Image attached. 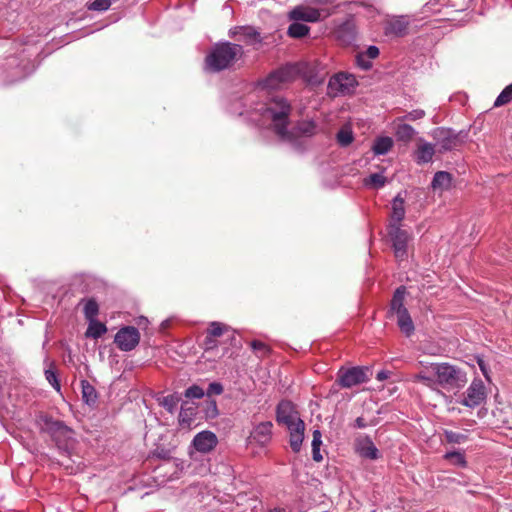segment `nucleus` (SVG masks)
Wrapping results in <instances>:
<instances>
[{
    "instance_id": "nucleus-1",
    "label": "nucleus",
    "mask_w": 512,
    "mask_h": 512,
    "mask_svg": "<svg viewBox=\"0 0 512 512\" xmlns=\"http://www.w3.org/2000/svg\"><path fill=\"white\" fill-rule=\"evenodd\" d=\"M243 53V48L239 44L231 42L217 43L205 57V69L214 73L228 69L243 56Z\"/></svg>"
},
{
    "instance_id": "nucleus-2",
    "label": "nucleus",
    "mask_w": 512,
    "mask_h": 512,
    "mask_svg": "<svg viewBox=\"0 0 512 512\" xmlns=\"http://www.w3.org/2000/svg\"><path fill=\"white\" fill-rule=\"evenodd\" d=\"M291 112V104L284 97L274 96L266 103L264 116L271 121L274 132L281 140L290 141L293 138V135L287 129Z\"/></svg>"
},
{
    "instance_id": "nucleus-3",
    "label": "nucleus",
    "mask_w": 512,
    "mask_h": 512,
    "mask_svg": "<svg viewBox=\"0 0 512 512\" xmlns=\"http://www.w3.org/2000/svg\"><path fill=\"white\" fill-rule=\"evenodd\" d=\"M36 53V48L27 45L19 54L7 57L1 67L2 73L5 75L4 80L7 83H12L30 75L35 69L33 57Z\"/></svg>"
},
{
    "instance_id": "nucleus-4",
    "label": "nucleus",
    "mask_w": 512,
    "mask_h": 512,
    "mask_svg": "<svg viewBox=\"0 0 512 512\" xmlns=\"http://www.w3.org/2000/svg\"><path fill=\"white\" fill-rule=\"evenodd\" d=\"M430 370L436 382L444 389H461L467 383L466 372L455 365L446 362L434 363Z\"/></svg>"
},
{
    "instance_id": "nucleus-5",
    "label": "nucleus",
    "mask_w": 512,
    "mask_h": 512,
    "mask_svg": "<svg viewBox=\"0 0 512 512\" xmlns=\"http://www.w3.org/2000/svg\"><path fill=\"white\" fill-rule=\"evenodd\" d=\"M334 14V11L328 7L316 8L309 5H298L288 14L289 19L293 21L318 22Z\"/></svg>"
},
{
    "instance_id": "nucleus-6",
    "label": "nucleus",
    "mask_w": 512,
    "mask_h": 512,
    "mask_svg": "<svg viewBox=\"0 0 512 512\" xmlns=\"http://www.w3.org/2000/svg\"><path fill=\"white\" fill-rule=\"evenodd\" d=\"M370 369L368 367H341L337 373L336 382L342 388H351L370 380Z\"/></svg>"
},
{
    "instance_id": "nucleus-7",
    "label": "nucleus",
    "mask_w": 512,
    "mask_h": 512,
    "mask_svg": "<svg viewBox=\"0 0 512 512\" xmlns=\"http://www.w3.org/2000/svg\"><path fill=\"white\" fill-rule=\"evenodd\" d=\"M298 69L295 65H286L271 72L263 81L262 86L266 89L276 90L283 84L289 83L296 78Z\"/></svg>"
},
{
    "instance_id": "nucleus-8",
    "label": "nucleus",
    "mask_w": 512,
    "mask_h": 512,
    "mask_svg": "<svg viewBox=\"0 0 512 512\" xmlns=\"http://www.w3.org/2000/svg\"><path fill=\"white\" fill-rule=\"evenodd\" d=\"M432 136L440 153L456 149L462 144L460 135L452 129L438 127L434 129Z\"/></svg>"
},
{
    "instance_id": "nucleus-9",
    "label": "nucleus",
    "mask_w": 512,
    "mask_h": 512,
    "mask_svg": "<svg viewBox=\"0 0 512 512\" xmlns=\"http://www.w3.org/2000/svg\"><path fill=\"white\" fill-rule=\"evenodd\" d=\"M357 84L353 75L340 72L333 75L328 82L327 93L330 96L349 93Z\"/></svg>"
},
{
    "instance_id": "nucleus-10",
    "label": "nucleus",
    "mask_w": 512,
    "mask_h": 512,
    "mask_svg": "<svg viewBox=\"0 0 512 512\" xmlns=\"http://www.w3.org/2000/svg\"><path fill=\"white\" fill-rule=\"evenodd\" d=\"M486 396V388L482 380L474 379L466 392L463 393V399L460 403L466 407L475 408L485 401Z\"/></svg>"
},
{
    "instance_id": "nucleus-11",
    "label": "nucleus",
    "mask_w": 512,
    "mask_h": 512,
    "mask_svg": "<svg viewBox=\"0 0 512 512\" xmlns=\"http://www.w3.org/2000/svg\"><path fill=\"white\" fill-rule=\"evenodd\" d=\"M140 341V333L133 326L121 328L115 335L114 342L122 351L133 350Z\"/></svg>"
},
{
    "instance_id": "nucleus-12",
    "label": "nucleus",
    "mask_w": 512,
    "mask_h": 512,
    "mask_svg": "<svg viewBox=\"0 0 512 512\" xmlns=\"http://www.w3.org/2000/svg\"><path fill=\"white\" fill-rule=\"evenodd\" d=\"M389 236L393 242L395 257L403 260L407 257V244L409 235L406 231L402 230L400 225L389 226Z\"/></svg>"
},
{
    "instance_id": "nucleus-13",
    "label": "nucleus",
    "mask_w": 512,
    "mask_h": 512,
    "mask_svg": "<svg viewBox=\"0 0 512 512\" xmlns=\"http://www.w3.org/2000/svg\"><path fill=\"white\" fill-rule=\"evenodd\" d=\"M276 420L279 424H284L287 427L298 423L299 418L298 412L296 411L292 402L283 400L277 405L276 409Z\"/></svg>"
},
{
    "instance_id": "nucleus-14",
    "label": "nucleus",
    "mask_w": 512,
    "mask_h": 512,
    "mask_svg": "<svg viewBox=\"0 0 512 512\" xmlns=\"http://www.w3.org/2000/svg\"><path fill=\"white\" fill-rule=\"evenodd\" d=\"M218 443L217 436L211 431H202L195 435L193 439L194 448L201 453L212 451Z\"/></svg>"
},
{
    "instance_id": "nucleus-15",
    "label": "nucleus",
    "mask_w": 512,
    "mask_h": 512,
    "mask_svg": "<svg viewBox=\"0 0 512 512\" xmlns=\"http://www.w3.org/2000/svg\"><path fill=\"white\" fill-rule=\"evenodd\" d=\"M336 38L343 45H350L356 40L357 30L352 18H348L335 30Z\"/></svg>"
},
{
    "instance_id": "nucleus-16",
    "label": "nucleus",
    "mask_w": 512,
    "mask_h": 512,
    "mask_svg": "<svg viewBox=\"0 0 512 512\" xmlns=\"http://www.w3.org/2000/svg\"><path fill=\"white\" fill-rule=\"evenodd\" d=\"M41 429L48 433L60 447L62 435H64V424L60 421L54 420L49 416H42L40 419Z\"/></svg>"
},
{
    "instance_id": "nucleus-17",
    "label": "nucleus",
    "mask_w": 512,
    "mask_h": 512,
    "mask_svg": "<svg viewBox=\"0 0 512 512\" xmlns=\"http://www.w3.org/2000/svg\"><path fill=\"white\" fill-rule=\"evenodd\" d=\"M409 21L404 16L394 17L386 23V35H394L396 37H403L408 34Z\"/></svg>"
},
{
    "instance_id": "nucleus-18",
    "label": "nucleus",
    "mask_w": 512,
    "mask_h": 512,
    "mask_svg": "<svg viewBox=\"0 0 512 512\" xmlns=\"http://www.w3.org/2000/svg\"><path fill=\"white\" fill-rule=\"evenodd\" d=\"M287 428L290 432V447L293 452L298 453L304 440L305 423L303 420H299L298 423Z\"/></svg>"
},
{
    "instance_id": "nucleus-19",
    "label": "nucleus",
    "mask_w": 512,
    "mask_h": 512,
    "mask_svg": "<svg viewBox=\"0 0 512 512\" xmlns=\"http://www.w3.org/2000/svg\"><path fill=\"white\" fill-rule=\"evenodd\" d=\"M272 427L273 424L271 422H262L254 428L250 437L260 445H265L271 439Z\"/></svg>"
},
{
    "instance_id": "nucleus-20",
    "label": "nucleus",
    "mask_w": 512,
    "mask_h": 512,
    "mask_svg": "<svg viewBox=\"0 0 512 512\" xmlns=\"http://www.w3.org/2000/svg\"><path fill=\"white\" fill-rule=\"evenodd\" d=\"M357 452L361 457L376 460L379 458V451L369 437L357 441Z\"/></svg>"
},
{
    "instance_id": "nucleus-21",
    "label": "nucleus",
    "mask_w": 512,
    "mask_h": 512,
    "mask_svg": "<svg viewBox=\"0 0 512 512\" xmlns=\"http://www.w3.org/2000/svg\"><path fill=\"white\" fill-rule=\"evenodd\" d=\"M406 295V287L405 286H399L391 299L390 302V308L388 311V316L391 317L396 313H399L400 311H406L407 308L404 306V300Z\"/></svg>"
},
{
    "instance_id": "nucleus-22",
    "label": "nucleus",
    "mask_w": 512,
    "mask_h": 512,
    "mask_svg": "<svg viewBox=\"0 0 512 512\" xmlns=\"http://www.w3.org/2000/svg\"><path fill=\"white\" fill-rule=\"evenodd\" d=\"M434 153L435 147L432 144L420 139L418 142L417 150L415 152L416 162L418 164L428 163L432 160Z\"/></svg>"
},
{
    "instance_id": "nucleus-23",
    "label": "nucleus",
    "mask_w": 512,
    "mask_h": 512,
    "mask_svg": "<svg viewBox=\"0 0 512 512\" xmlns=\"http://www.w3.org/2000/svg\"><path fill=\"white\" fill-rule=\"evenodd\" d=\"M405 217L404 199L398 194L392 202L391 223L390 225H400Z\"/></svg>"
},
{
    "instance_id": "nucleus-24",
    "label": "nucleus",
    "mask_w": 512,
    "mask_h": 512,
    "mask_svg": "<svg viewBox=\"0 0 512 512\" xmlns=\"http://www.w3.org/2000/svg\"><path fill=\"white\" fill-rule=\"evenodd\" d=\"M402 120L403 119H401V118H397V120H396L395 135L397 137V140L402 141V142H409L414 137L415 130L412 126H410L406 123L400 122Z\"/></svg>"
},
{
    "instance_id": "nucleus-25",
    "label": "nucleus",
    "mask_w": 512,
    "mask_h": 512,
    "mask_svg": "<svg viewBox=\"0 0 512 512\" xmlns=\"http://www.w3.org/2000/svg\"><path fill=\"white\" fill-rule=\"evenodd\" d=\"M397 317V324L400 330L406 335L410 336L414 332V324L408 310L400 311L395 314Z\"/></svg>"
},
{
    "instance_id": "nucleus-26",
    "label": "nucleus",
    "mask_w": 512,
    "mask_h": 512,
    "mask_svg": "<svg viewBox=\"0 0 512 512\" xmlns=\"http://www.w3.org/2000/svg\"><path fill=\"white\" fill-rule=\"evenodd\" d=\"M107 332V327L104 323L94 320H89L88 328L85 332L87 338L98 339Z\"/></svg>"
},
{
    "instance_id": "nucleus-27",
    "label": "nucleus",
    "mask_w": 512,
    "mask_h": 512,
    "mask_svg": "<svg viewBox=\"0 0 512 512\" xmlns=\"http://www.w3.org/2000/svg\"><path fill=\"white\" fill-rule=\"evenodd\" d=\"M452 176L450 173L445 171H438L435 173L432 180V187L434 189H448L451 185Z\"/></svg>"
},
{
    "instance_id": "nucleus-28",
    "label": "nucleus",
    "mask_w": 512,
    "mask_h": 512,
    "mask_svg": "<svg viewBox=\"0 0 512 512\" xmlns=\"http://www.w3.org/2000/svg\"><path fill=\"white\" fill-rule=\"evenodd\" d=\"M310 28L303 23H299L298 21L293 22L289 25L287 34L291 38H303L309 34Z\"/></svg>"
},
{
    "instance_id": "nucleus-29",
    "label": "nucleus",
    "mask_w": 512,
    "mask_h": 512,
    "mask_svg": "<svg viewBox=\"0 0 512 512\" xmlns=\"http://www.w3.org/2000/svg\"><path fill=\"white\" fill-rule=\"evenodd\" d=\"M392 146L393 140L390 137H380L376 139L372 149L376 155H384Z\"/></svg>"
},
{
    "instance_id": "nucleus-30",
    "label": "nucleus",
    "mask_w": 512,
    "mask_h": 512,
    "mask_svg": "<svg viewBox=\"0 0 512 512\" xmlns=\"http://www.w3.org/2000/svg\"><path fill=\"white\" fill-rule=\"evenodd\" d=\"M250 347L255 355L260 359L268 357L272 351L268 344L260 340H252L250 342Z\"/></svg>"
},
{
    "instance_id": "nucleus-31",
    "label": "nucleus",
    "mask_w": 512,
    "mask_h": 512,
    "mask_svg": "<svg viewBox=\"0 0 512 512\" xmlns=\"http://www.w3.org/2000/svg\"><path fill=\"white\" fill-rule=\"evenodd\" d=\"M316 132V124L313 121L298 122L295 127V134L310 137Z\"/></svg>"
},
{
    "instance_id": "nucleus-32",
    "label": "nucleus",
    "mask_w": 512,
    "mask_h": 512,
    "mask_svg": "<svg viewBox=\"0 0 512 512\" xmlns=\"http://www.w3.org/2000/svg\"><path fill=\"white\" fill-rule=\"evenodd\" d=\"M322 434L320 430H314L313 431V440H312V457L313 460L316 462H321L323 460V457L320 453V446L322 444Z\"/></svg>"
},
{
    "instance_id": "nucleus-33",
    "label": "nucleus",
    "mask_w": 512,
    "mask_h": 512,
    "mask_svg": "<svg viewBox=\"0 0 512 512\" xmlns=\"http://www.w3.org/2000/svg\"><path fill=\"white\" fill-rule=\"evenodd\" d=\"M238 33L246 43L254 44L261 41L260 34L251 27H242Z\"/></svg>"
},
{
    "instance_id": "nucleus-34",
    "label": "nucleus",
    "mask_w": 512,
    "mask_h": 512,
    "mask_svg": "<svg viewBox=\"0 0 512 512\" xmlns=\"http://www.w3.org/2000/svg\"><path fill=\"white\" fill-rule=\"evenodd\" d=\"M83 399L87 404H94L97 399V393L92 385L83 381L82 382Z\"/></svg>"
},
{
    "instance_id": "nucleus-35",
    "label": "nucleus",
    "mask_w": 512,
    "mask_h": 512,
    "mask_svg": "<svg viewBox=\"0 0 512 512\" xmlns=\"http://www.w3.org/2000/svg\"><path fill=\"white\" fill-rule=\"evenodd\" d=\"M512 101V83L505 87L494 102V107H501Z\"/></svg>"
},
{
    "instance_id": "nucleus-36",
    "label": "nucleus",
    "mask_w": 512,
    "mask_h": 512,
    "mask_svg": "<svg viewBox=\"0 0 512 512\" xmlns=\"http://www.w3.org/2000/svg\"><path fill=\"white\" fill-rule=\"evenodd\" d=\"M99 313L98 303L94 299H89L84 306V315L85 318L89 320H94Z\"/></svg>"
},
{
    "instance_id": "nucleus-37",
    "label": "nucleus",
    "mask_w": 512,
    "mask_h": 512,
    "mask_svg": "<svg viewBox=\"0 0 512 512\" xmlns=\"http://www.w3.org/2000/svg\"><path fill=\"white\" fill-rule=\"evenodd\" d=\"M338 143L343 146L347 147L353 142V133L349 128H342L338 131L336 135Z\"/></svg>"
},
{
    "instance_id": "nucleus-38",
    "label": "nucleus",
    "mask_w": 512,
    "mask_h": 512,
    "mask_svg": "<svg viewBox=\"0 0 512 512\" xmlns=\"http://www.w3.org/2000/svg\"><path fill=\"white\" fill-rule=\"evenodd\" d=\"M180 401V397L176 394H171L164 397L161 401V405L170 413H173L176 409L178 403Z\"/></svg>"
},
{
    "instance_id": "nucleus-39",
    "label": "nucleus",
    "mask_w": 512,
    "mask_h": 512,
    "mask_svg": "<svg viewBox=\"0 0 512 512\" xmlns=\"http://www.w3.org/2000/svg\"><path fill=\"white\" fill-rule=\"evenodd\" d=\"M229 330V327L220 322H212L209 325L207 332L214 338L221 337L225 332Z\"/></svg>"
},
{
    "instance_id": "nucleus-40",
    "label": "nucleus",
    "mask_w": 512,
    "mask_h": 512,
    "mask_svg": "<svg viewBox=\"0 0 512 512\" xmlns=\"http://www.w3.org/2000/svg\"><path fill=\"white\" fill-rule=\"evenodd\" d=\"M366 185H371L374 188H381L386 183V178L382 174L374 173L364 180Z\"/></svg>"
},
{
    "instance_id": "nucleus-41",
    "label": "nucleus",
    "mask_w": 512,
    "mask_h": 512,
    "mask_svg": "<svg viewBox=\"0 0 512 512\" xmlns=\"http://www.w3.org/2000/svg\"><path fill=\"white\" fill-rule=\"evenodd\" d=\"M444 458L449 460L451 463L461 467H464L466 465L465 457L460 452H448L444 455Z\"/></svg>"
},
{
    "instance_id": "nucleus-42",
    "label": "nucleus",
    "mask_w": 512,
    "mask_h": 512,
    "mask_svg": "<svg viewBox=\"0 0 512 512\" xmlns=\"http://www.w3.org/2000/svg\"><path fill=\"white\" fill-rule=\"evenodd\" d=\"M46 380L51 384V386L61 394V385L57 378L55 371L52 368H48L45 370Z\"/></svg>"
},
{
    "instance_id": "nucleus-43",
    "label": "nucleus",
    "mask_w": 512,
    "mask_h": 512,
    "mask_svg": "<svg viewBox=\"0 0 512 512\" xmlns=\"http://www.w3.org/2000/svg\"><path fill=\"white\" fill-rule=\"evenodd\" d=\"M205 395L204 390L198 385H192L185 390L186 398L200 399Z\"/></svg>"
},
{
    "instance_id": "nucleus-44",
    "label": "nucleus",
    "mask_w": 512,
    "mask_h": 512,
    "mask_svg": "<svg viewBox=\"0 0 512 512\" xmlns=\"http://www.w3.org/2000/svg\"><path fill=\"white\" fill-rule=\"evenodd\" d=\"M194 411H195V408H193V407L185 408L184 406H182L180 414H179V421L181 423H186V424L190 425L191 416L194 414Z\"/></svg>"
},
{
    "instance_id": "nucleus-45",
    "label": "nucleus",
    "mask_w": 512,
    "mask_h": 512,
    "mask_svg": "<svg viewBox=\"0 0 512 512\" xmlns=\"http://www.w3.org/2000/svg\"><path fill=\"white\" fill-rule=\"evenodd\" d=\"M446 439L449 443H462L467 439V436L454 431L445 432Z\"/></svg>"
},
{
    "instance_id": "nucleus-46",
    "label": "nucleus",
    "mask_w": 512,
    "mask_h": 512,
    "mask_svg": "<svg viewBox=\"0 0 512 512\" xmlns=\"http://www.w3.org/2000/svg\"><path fill=\"white\" fill-rule=\"evenodd\" d=\"M111 5L110 0H95L89 5L90 10L105 11Z\"/></svg>"
},
{
    "instance_id": "nucleus-47",
    "label": "nucleus",
    "mask_w": 512,
    "mask_h": 512,
    "mask_svg": "<svg viewBox=\"0 0 512 512\" xmlns=\"http://www.w3.org/2000/svg\"><path fill=\"white\" fill-rule=\"evenodd\" d=\"M356 63L362 70H369L372 67L371 61L363 53H358Z\"/></svg>"
},
{
    "instance_id": "nucleus-48",
    "label": "nucleus",
    "mask_w": 512,
    "mask_h": 512,
    "mask_svg": "<svg viewBox=\"0 0 512 512\" xmlns=\"http://www.w3.org/2000/svg\"><path fill=\"white\" fill-rule=\"evenodd\" d=\"M222 392H223V386L218 382H212L209 384L206 394L208 396L220 395Z\"/></svg>"
},
{
    "instance_id": "nucleus-49",
    "label": "nucleus",
    "mask_w": 512,
    "mask_h": 512,
    "mask_svg": "<svg viewBox=\"0 0 512 512\" xmlns=\"http://www.w3.org/2000/svg\"><path fill=\"white\" fill-rule=\"evenodd\" d=\"M424 115H425V112L423 110L416 109V110H413V111L409 112L408 114H406L402 119L409 120V121H415V120L423 118Z\"/></svg>"
},
{
    "instance_id": "nucleus-50",
    "label": "nucleus",
    "mask_w": 512,
    "mask_h": 512,
    "mask_svg": "<svg viewBox=\"0 0 512 512\" xmlns=\"http://www.w3.org/2000/svg\"><path fill=\"white\" fill-rule=\"evenodd\" d=\"M217 347V341L216 338H214L212 335H210L207 332V335L204 339V348L205 350H211Z\"/></svg>"
},
{
    "instance_id": "nucleus-51",
    "label": "nucleus",
    "mask_w": 512,
    "mask_h": 512,
    "mask_svg": "<svg viewBox=\"0 0 512 512\" xmlns=\"http://www.w3.org/2000/svg\"><path fill=\"white\" fill-rule=\"evenodd\" d=\"M363 54L366 55L369 60L375 59L379 56V49L376 46H369Z\"/></svg>"
},
{
    "instance_id": "nucleus-52",
    "label": "nucleus",
    "mask_w": 512,
    "mask_h": 512,
    "mask_svg": "<svg viewBox=\"0 0 512 512\" xmlns=\"http://www.w3.org/2000/svg\"><path fill=\"white\" fill-rule=\"evenodd\" d=\"M477 364H478V366H479V368H480L481 372L483 373L484 377H485L488 381H490L489 371H488V367H487L486 362H485L482 358L478 357V358H477Z\"/></svg>"
},
{
    "instance_id": "nucleus-53",
    "label": "nucleus",
    "mask_w": 512,
    "mask_h": 512,
    "mask_svg": "<svg viewBox=\"0 0 512 512\" xmlns=\"http://www.w3.org/2000/svg\"><path fill=\"white\" fill-rule=\"evenodd\" d=\"M416 380L423 383L424 385L428 386V387H432L434 385V380L433 378L429 377V376H426L424 374H419L416 376Z\"/></svg>"
},
{
    "instance_id": "nucleus-54",
    "label": "nucleus",
    "mask_w": 512,
    "mask_h": 512,
    "mask_svg": "<svg viewBox=\"0 0 512 512\" xmlns=\"http://www.w3.org/2000/svg\"><path fill=\"white\" fill-rule=\"evenodd\" d=\"M391 375V372L388 371V370H381L377 373L376 375V379L379 380V381H384L386 379H388Z\"/></svg>"
},
{
    "instance_id": "nucleus-55",
    "label": "nucleus",
    "mask_w": 512,
    "mask_h": 512,
    "mask_svg": "<svg viewBox=\"0 0 512 512\" xmlns=\"http://www.w3.org/2000/svg\"><path fill=\"white\" fill-rule=\"evenodd\" d=\"M335 0H310V3L318 6H328L332 5Z\"/></svg>"
},
{
    "instance_id": "nucleus-56",
    "label": "nucleus",
    "mask_w": 512,
    "mask_h": 512,
    "mask_svg": "<svg viewBox=\"0 0 512 512\" xmlns=\"http://www.w3.org/2000/svg\"><path fill=\"white\" fill-rule=\"evenodd\" d=\"M354 426L357 427V428L362 429V428H366L368 426V423L366 422L365 418L358 417L355 420V425Z\"/></svg>"
},
{
    "instance_id": "nucleus-57",
    "label": "nucleus",
    "mask_w": 512,
    "mask_h": 512,
    "mask_svg": "<svg viewBox=\"0 0 512 512\" xmlns=\"http://www.w3.org/2000/svg\"><path fill=\"white\" fill-rule=\"evenodd\" d=\"M268 512H286V511L283 508H274V509L269 510Z\"/></svg>"
},
{
    "instance_id": "nucleus-58",
    "label": "nucleus",
    "mask_w": 512,
    "mask_h": 512,
    "mask_svg": "<svg viewBox=\"0 0 512 512\" xmlns=\"http://www.w3.org/2000/svg\"><path fill=\"white\" fill-rule=\"evenodd\" d=\"M65 471H66V474H72L74 472L73 469L70 468L68 465H66Z\"/></svg>"
},
{
    "instance_id": "nucleus-59",
    "label": "nucleus",
    "mask_w": 512,
    "mask_h": 512,
    "mask_svg": "<svg viewBox=\"0 0 512 512\" xmlns=\"http://www.w3.org/2000/svg\"><path fill=\"white\" fill-rule=\"evenodd\" d=\"M212 406H213V410L216 412L217 411V406H216V402L215 401H212L211 402Z\"/></svg>"
},
{
    "instance_id": "nucleus-60",
    "label": "nucleus",
    "mask_w": 512,
    "mask_h": 512,
    "mask_svg": "<svg viewBox=\"0 0 512 512\" xmlns=\"http://www.w3.org/2000/svg\"><path fill=\"white\" fill-rule=\"evenodd\" d=\"M503 423H505V424H507V425H510V424H511V423H510V421H508V420H503Z\"/></svg>"
},
{
    "instance_id": "nucleus-61",
    "label": "nucleus",
    "mask_w": 512,
    "mask_h": 512,
    "mask_svg": "<svg viewBox=\"0 0 512 512\" xmlns=\"http://www.w3.org/2000/svg\"><path fill=\"white\" fill-rule=\"evenodd\" d=\"M330 9L335 12V9H337V6H334V8H330Z\"/></svg>"
},
{
    "instance_id": "nucleus-62",
    "label": "nucleus",
    "mask_w": 512,
    "mask_h": 512,
    "mask_svg": "<svg viewBox=\"0 0 512 512\" xmlns=\"http://www.w3.org/2000/svg\"><path fill=\"white\" fill-rule=\"evenodd\" d=\"M65 445H66V448H67L68 447V440L67 439H66Z\"/></svg>"
}]
</instances>
